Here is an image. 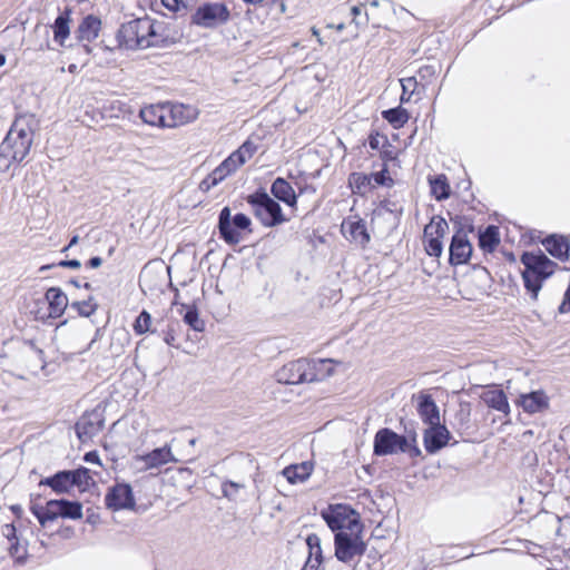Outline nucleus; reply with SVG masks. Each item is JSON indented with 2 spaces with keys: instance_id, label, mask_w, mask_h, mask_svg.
<instances>
[{
  "instance_id": "nucleus-1",
  "label": "nucleus",
  "mask_w": 570,
  "mask_h": 570,
  "mask_svg": "<svg viewBox=\"0 0 570 570\" xmlns=\"http://www.w3.org/2000/svg\"><path fill=\"white\" fill-rule=\"evenodd\" d=\"M33 115L18 116L0 144V173H7L29 155L35 137Z\"/></svg>"
},
{
  "instance_id": "nucleus-2",
  "label": "nucleus",
  "mask_w": 570,
  "mask_h": 570,
  "mask_svg": "<svg viewBox=\"0 0 570 570\" xmlns=\"http://www.w3.org/2000/svg\"><path fill=\"white\" fill-rule=\"evenodd\" d=\"M117 41L126 49H146L166 45L167 37L163 23L148 17L122 23L117 32Z\"/></svg>"
},
{
  "instance_id": "nucleus-3",
  "label": "nucleus",
  "mask_w": 570,
  "mask_h": 570,
  "mask_svg": "<svg viewBox=\"0 0 570 570\" xmlns=\"http://www.w3.org/2000/svg\"><path fill=\"white\" fill-rule=\"evenodd\" d=\"M139 117L148 126L173 129L194 121L197 118V111L188 105L165 101L144 106Z\"/></svg>"
},
{
  "instance_id": "nucleus-4",
  "label": "nucleus",
  "mask_w": 570,
  "mask_h": 570,
  "mask_svg": "<svg viewBox=\"0 0 570 570\" xmlns=\"http://www.w3.org/2000/svg\"><path fill=\"white\" fill-rule=\"evenodd\" d=\"M520 263L524 267L521 272L524 289L531 299L537 301L544 282L557 272L558 264L541 249L523 252Z\"/></svg>"
},
{
  "instance_id": "nucleus-5",
  "label": "nucleus",
  "mask_w": 570,
  "mask_h": 570,
  "mask_svg": "<svg viewBox=\"0 0 570 570\" xmlns=\"http://www.w3.org/2000/svg\"><path fill=\"white\" fill-rule=\"evenodd\" d=\"M257 145L250 139H246L235 151L223 160L212 173H209L199 184L203 191L218 185L226 177L235 173L239 167L253 158L257 153Z\"/></svg>"
},
{
  "instance_id": "nucleus-6",
  "label": "nucleus",
  "mask_w": 570,
  "mask_h": 570,
  "mask_svg": "<svg viewBox=\"0 0 570 570\" xmlns=\"http://www.w3.org/2000/svg\"><path fill=\"white\" fill-rule=\"evenodd\" d=\"M321 517L335 533L340 531H363L360 513L348 504H330L326 509L321 511Z\"/></svg>"
},
{
  "instance_id": "nucleus-7",
  "label": "nucleus",
  "mask_w": 570,
  "mask_h": 570,
  "mask_svg": "<svg viewBox=\"0 0 570 570\" xmlns=\"http://www.w3.org/2000/svg\"><path fill=\"white\" fill-rule=\"evenodd\" d=\"M255 217L265 227H274L286 222L282 207L266 191L257 190L246 198Z\"/></svg>"
},
{
  "instance_id": "nucleus-8",
  "label": "nucleus",
  "mask_w": 570,
  "mask_h": 570,
  "mask_svg": "<svg viewBox=\"0 0 570 570\" xmlns=\"http://www.w3.org/2000/svg\"><path fill=\"white\" fill-rule=\"evenodd\" d=\"M441 67L435 63L421 66L416 73L411 77L401 79L402 89L409 91L410 95L421 97L426 92L439 91V78Z\"/></svg>"
},
{
  "instance_id": "nucleus-9",
  "label": "nucleus",
  "mask_w": 570,
  "mask_h": 570,
  "mask_svg": "<svg viewBox=\"0 0 570 570\" xmlns=\"http://www.w3.org/2000/svg\"><path fill=\"white\" fill-rule=\"evenodd\" d=\"M252 222L243 213L236 214L230 218L229 207H224L219 213L218 229L220 238L228 245H236L243 239L240 230L252 232Z\"/></svg>"
},
{
  "instance_id": "nucleus-10",
  "label": "nucleus",
  "mask_w": 570,
  "mask_h": 570,
  "mask_svg": "<svg viewBox=\"0 0 570 570\" xmlns=\"http://www.w3.org/2000/svg\"><path fill=\"white\" fill-rule=\"evenodd\" d=\"M363 531H340L334 535V553L338 561L350 563L356 557H362L366 551V544L362 540Z\"/></svg>"
},
{
  "instance_id": "nucleus-11",
  "label": "nucleus",
  "mask_w": 570,
  "mask_h": 570,
  "mask_svg": "<svg viewBox=\"0 0 570 570\" xmlns=\"http://www.w3.org/2000/svg\"><path fill=\"white\" fill-rule=\"evenodd\" d=\"M58 518L78 520L82 518V504L78 501L50 500L38 511V522L46 527Z\"/></svg>"
},
{
  "instance_id": "nucleus-12",
  "label": "nucleus",
  "mask_w": 570,
  "mask_h": 570,
  "mask_svg": "<svg viewBox=\"0 0 570 570\" xmlns=\"http://www.w3.org/2000/svg\"><path fill=\"white\" fill-rule=\"evenodd\" d=\"M498 9L493 7V0H473L460 16L461 24L473 23V32L488 27L498 17Z\"/></svg>"
},
{
  "instance_id": "nucleus-13",
  "label": "nucleus",
  "mask_w": 570,
  "mask_h": 570,
  "mask_svg": "<svg viewBox=\"0 0 570 570\" xmlns=\"http://www.w3.org/2000/svg\"><path fill=\"white\" fill-rule=\"evenodd\" d=\"M449 232V224L440 215H434L429 224L424 226L422 243L425 253L439 258L443 253V238Z\"/></svg>"
},
{
  "instance_id": "nucleus-14",
  "label": "nucleus",
  "mask_w": 570,
  "mask_h": 570,
  "mask_svg": "<svg viewBox=\"0 0 570 570\" xmlns=\"http://www.w3.org/2000/svg\"><path fill=\"white\" fill-rule=\"evenodd\" d=\"M230 12L222 2H205L199 6L191 16V23L203 28H216L226 23Z\"/></svg>"
},
{
  "instance_id": "nucleus-15",
  "label": "nucleus",
  "mask_w": 570,
  "mask_h": 570,
  "mask_svg": "<svg viewBox=\"0 0 570 570\" xmlns=\"http://www.w3.org/2000/svg\"><path fill=\"white\" fill-rule=\"evenodd\" d=\"M473 232V226L469 229L459 228L452 235L449 247V264L451 266H461L470 263L473 254V246L469 239L468 233Z\"/></svg>"
},
{
  "instance_id": "nucleus-16",
  "label": "nucleus",
  "mask_w": 570,
  "mask_h": 570,
  "mask_svg": "<svg viewBox=\"0 0 570 570\" xmlns=\"http://www.w3.org/2000/svg\"><path fill=\"white\" fill-rule=\"evenodd\" d=\"M105 426V410L97 405L90 411H86L76 423V433L81 442L91 440L99 434Z\"/></svg>"
},
{
  "instance_id": "nucleus-17",
  "label": "nucleus",
  "mask_w": 570,
  "mask_h": 570,
  "mask_svg": "<svg viewBox=\"0 0 570 570\" xmlns=\"http://www.w3.org/2000/svg\"><path fill=\"white\" fill-rule=\"evenodd\" d=\"M104 502L106 508L114 512L134 509L136 505L132 488L125 482H116L108 488Z\"/></svg>"
},
{
  "instance_id": "nucleus-18",
  "label": "nucleus",
  "mask_w": 570,
  "mask_h": 570,
  "mask_svg": "<svg viewBox=\"0 0 570 570\" xmlns=\"http://www.w3.org/2000/svg\"><path fill=\"white\" fill-rule=\"evenodd\" d=\"M407 440L391 429L383 428L375 433L373 452L375 455H389L399 451L405 452Z\"/></svg>"
},
{
  "instance_id": "nucleus-19",
  "label": "nucleus",
  "mask_w": 570,
  "mask_h": 570,
  "mask_svg": "<svg viewBox=\"0 0 570 570\" xmlns=\"http://www.w3.org/2000/svg\"><path fill=\"white\" fill-rule=\"evenodd\" d=\"M341 233L350 243L366 248L371 242V234L366 222L358 215L345 217L341 224Z\"/></svg>"
},
{
  "instance_id": "nucleus-20",
  "label": "nucleus",
  "mask_w": 570,
  "mask_h": 570,
  "mask_svg": "<svg viewBox=\"0 0 570 570\" xmlns=\"http://www.w3.org/2000/svg\"><path fill=\"white\" fill-rule=\"evenodd\" d=\"M367 140L370 148L379 151L383 164L389 165L391 161H399L401 150L389 140L386 135L372 131Z\"/></svg>"
},
{
  "instance_id": "nucleus-21",
  "label": "nucleus",
  "mask_w": 570,
  "mask_h": 570,
  "mask_svg": "<svg viewBox=\"0 0 570 570\" xmlns=\"http://www.w3.org/2000/svg\"><path fill=\"white\" fill-rule=\"evenodd\" d=\"M47 313L38 315V318L46 321L47 318H59L65 313L68 306V298L66 294L57 287H51L46 293ZM41 308H38L40 314Z\"/></svg>"
},
{
  "instance_id": "nucleus-22",
  "label": "nucleus",
  "mask_w": 570,
  "mask_h": 570,
  "mask_svg": "<svg viewBox=\"0 0 570 570\" xmlns=\"http://www.w3.org/2000/svg\"><path fill=\"white\" fill-rule=\"evenodd\" d=\"M305 383L322 382L335 373V361L332 358H306Z\"/></svg>"
},
{
  "instance_id": "nucleus-23",
  "label": "nucleus",
  "mask_w": 570,
  "mask_h": 570,
  "mask_svg": "<svg viewBox=\"0 0 570 570\" xmlns=\"http://www.w3.org/2000/svg\"><path fill=\"white\" fill-rule=\"evenodd\" d=\"M451 434L445 425L436 423L429 425L423 433L424 449L429 454H434L448 445Z\"/></svg>"
},
{
  "instance_id": "nucleus-24",
  "label": "nucleus",
  "mask_w": 570,
  "mask_h": 570,
  "mask_svg": "<svg viewBox=\"0 0 570 570\" xmlns=\"http://www.w3.org/2000/svg\"><path fill=\"white\" fill-rule=\"evenodd\" d=\"M305 364L306 358L304 357L284 364L276 372V380L282 384L305 383Z\"/></svg>"
},
{
  "instance_id": "nucleus-25",
  "label": "nucleus",
  "mask_w": 570,
  "mask_h": 570,
  "mask_svg": "<svg viewBox=\"0 0 570 570\" xmlns=\"http://www.w3.org/2000/svg\"><path fill=\"white\" fill-rule=\"evenodd\" d=\"M416 411L423 423L433 425L440 423V412L432 395L421 392L417 395Z\"/></svg>"
},
{
  "instance_id": "nucleus-26",
  "label": "nucleus",
  "mask_w": 570,
  "mask_h": 570,
  "mask_svg": "<svg viewBox=\"0 0 570 570\" xmlns=\"http://www.w3.org/2000/svg\"><path fill=\"white\" fill-rule=\"evenodd\" d=\"M517 404L528 414H534L548 410L549 397L543 391H533L521 394Z\"/></svg>"
},
{
  "instance_id": "nucleus-27",
  "label": "nucleus",
  "mask_w": 570,
  "mask_h": 570,
  "mask_svg": "<svg viewBox=\"0 0 570 570\" xmlns=\"http://www.w3.org/2000/svg\"><path fill=\"white\" fill-rule=\"evenodd\" d=\"M546 250L560 262H567L570 254V240L563 235H549L542 240Z\"/></svg>"
},
{
  "instance_id": "nucleus-28",
  "label": "nucleus",
  "mask_w": 570,
  "mask_h": 570,
  "mask_svg": "<svg viewBox=\"0 0 570 570\" xmlns=\"http://www.w3.org/2000/svg\"><path fill=\"white\" fill-rule=\"evenodd\" d=\"M139 460L145 463L147 469H155L170 462H176L169 444L154 449L153 451L141 455Z\"/></svg>"
},
{
  "instance_id": "nucleus-29",
  "label": "nucleus",
  "mask_w": 570,
  "mask_h": 570,
  "mask_svg": "<svg viewBox=\"0 0 570 570\" xmlns=\"http://www.w3.org/2000/svg\"><path fill=\"white\" fill-rule=\"evenodd\" d=\"M271 193L275 198L283 202L287 206L295 208L297 205V195L292 185L284 178H276L272 186Z\"/></svg>"
},
{
  "instance_id": "nucleus-30",
  "label": "nucleus",
  "mask_w": 570,
  "mask_h": 570,
  "mask_svg": "<svg viewBox=\"0 0 570 570\" xmlns=\"http://www.w3.org/2000/svg\"><path fill=\"white\" fill-rule=\"evenodd\" d=\"M173 306H180L185 308L186 313L183 315L184 322L194 331L203 332L205 330V322L199 317V312L196 304H185L179 302V292L175 289V297L171 303Z\"/></svg>"
},
{
  "instance_id": "nucleus-31",
  "label": "nucleus",
  "mask_w": 570,
  "mask_h": 570,
  "mask_svg": "<svg viewBox=\"0 0 570 570\" xmlns=\"http://www.w3.org/2000/svg\"><path fill=\"white\" fill-rule=\"evenodd\" d=\"M481 400L490 409L501 412L504 415L510 414V405H509L508 397L503 390L497 389V387H491L482 393Z\"/></svg>"
},
{
  "instance_id": "nucleus-32",
  "label": "nucleus",
  "mask_w": 570,
  "mask_h": 570,
  "mask_svg": "<svg viewBox=\"0 0 570 570\" xmlns=\"http://www.w3.org/2000/svg\"><path fill=\"white\" fill-rule=\"evenodd\" d=\"M306 544L308 547V558L303 570H318L323 563L320 537L316 533L308 534L306 538Z\"/></svg>"
},
{
  "instance_id": "nucleus-33",
  "label": "nucleus",
  "mask_w": 570,
  "mask_h": 570,
  "mask_svg": "<svg viewBox=\"0 0 570 570\" xmlns=\"http://www.w3.org/2000/svg\"><path fill=\"white\" fill-rule=\"evenodd\" d=\"M347 186L353 195L364 197L367 193L375 189L370 174L362 171H352L347 177Z\"/></svg>"
},
{
  "instance_id": "nucleus-34",
  "label": "nucleus",
  "mask_w": 570,
  "mask_h": 570,
  "mask_svg": "<svg viewBox=\"0 0 570 570\" xmlns=\"http://www.w3.org/2000/svg\"><path fill=\"white\" fill-rule=\"evenodd\" d=\"M314 466L311 462L291 464L282 471V474L291 484L305 482L313 473Z\"/></svg>"
},
{
  "instance_id": "nucleus-35",
  "label": "nucleus",
  "mask_w": 570,
  "mask_h": 570,
  "mask_svg": "<svg viewBox=\"0 0 570 570\" xmlns=\"http://www.w3.org/2000/svg\"><path fill=\"white\" fill-rule=\"evenodd\" d=\"M100 30V18L94 14H88L79 23L76 30V35L79 40L94 41L96 38H98Z\"/></svg>"
},
{
  "instance_id": "nucleus-36",
  "label": "nucleus",
  "mask_w": 570,
  "mask_h": 570,
  "mask_svg": "<svg viewBox=\"0 0 570 570\" xmlns=\"http://www.w3.org/2000/svg\"><path fill=\"white\" fill-rule=\"evenodd\" d=\"M39 484L51 488L57 494L69 493L73 489L69 470L59 471L52 476L45 478Z\"/></svg>"
},
{
  "instance_id": "nucleus-37",
  "label": "nucleus",
  "mask_w": 570,
  "mask_h": 570,
  "mask_svg": "<svg viewBox=\"0 0 570 570\" xmlns=\"http://www.w3.org/2000/svg\"><path fill=\"white\" fill-rule=\"evenodd\" d=\"M500 245L499 228L489 225L484 230L479 233V247L484 253H493Z\"/></svg>"
},
{
  "instance_id": "nucleus-38",
  "label": "nucleus",
  "mask_w": 570,
  "mask_h": 570,
  "mask_svg": "<svg viewBox=\"0 0 570 570\" xmlns=\"http://www.w3.org/2000/svg\"><path fill=\"white\" fill-rule=\"evenodd\" d=\"M71 9L66 8L55 20L52 26L53 38L59 45H63L65 40L70 35Z\"/></svg>"
},
{
  "instance_id": "nucleus-39",
  "label": "nucleus",
  "mask_w": 570,
  "mask_h": 570,
  "mask_svg": "<svg viewBox=\"0 0 570 570\" xmlns=\"http://www.w3.org/2000/svg\"><path fill=\"white\" fill-rule=\"evenodd\" d=\"M431 195L439 202L448 199L451 195V186L444 174L429 178Z\"/></svg>"
},
{
  "instance_id": "nucleus-40",
  "label": "nucleus",
  "mask_w": 570,
  "mask_h": 570,
  "mask_svg": "<svg viewBox=\"0 0 570 570\" xmlns=\"http://www.w3.org/2000/svg\"><path fill=\"white\" fill-rule=\"evenodd\" d=\"M382 117L385 119L394 129H401L410 119V114L405 108L395 107L382 111Z\"/></svg>"
},
{
  "instance_id": "nucleus-41",
  "label": "nucleus",
  "mask_w": 570,
  "mask_h": 570,
  "mask_svg": "<svg viewBox=\"0 0 570 570\" xmlns=\"http://www.w3.org/2000/svg\"><path fill=\"white\" fill-rule=\"evenodd\" d=\"M72 488L77 487L81 492L86 491L92 482L90 470L85 466H79L75 470H69Z\"/></svg>"
},
{
  "instance_id": "nucleus-42",
  "label": "nucleus",
  "mask_w": 570,
  "mask_h": 570,
  "mask_svg": "<svg viewBox=\"0 0 570 570\" xmlns=\"http://www.w3.org/2000/svg\"><path fill=\"white\" fill-rule=\"evenodd\" d=\"M151 324H153L151 315L146 309L141 311L132 324L135 334L144 335L149 332L154 333L155 331L151 330Z\"/></svg>"
},
{
  "instance_id": "nucleus-43",
  "label": "nucleus",
  "mask_w": 570,
  "mask_h": 570,
  "mask_svg": "<svg viewBox=\"0 0 570 570\" xmlns=\"http://www.w3.org/2000/svg\"><path fill=\"white\" fill-rule=\"evenodd\" d=\"M373 185L375 188L379 186L392 187L394 186V179L390 175L389 165L382 164L381 170L370 174Z\"/></svg>"
},
{
  "instance_id": "nucleus-44",
  "label": "nucleus",
  "mask_w": 570,
  "mask_h": 570,
  "mask_svg": "<svg viewBox=\"0 0 570 570\" xmlns=\"http://www.w3.org/2000/svg\"><path fill=\"white\" fill-rule=\"evenodd\" d=\"M71 306L78 312L79 315L86 317L92 315L97 309V305L92 303L91 298L87 301L73 302Z\"/></svg>"
},
{
  "instance_id": "nucleus-45",
  "label": "nucleus",
  "mask_w": 570,
  "mask_h": 570,
  "mask_svg": "<svg viewBox=\"0 0 570 570\" xmlns=\"http://www.w3.org/2000/svg\"><path fill=\"white\" fill-rule=\"evenodd\" d=\"M240 485L233 481H225L222 485L223 494L228 499L234 498L238 493Z\"/></svg>"
},
{
  "instance_id": "nucleus-46",
  "label": "nucleus",
  "mask_w": 570,
  "mask_h": 570,
  "mask_svg": "<svg viewBox=\"0 0 570 570\" xmlns=\"http://www.w3.org/2000/svg\"><path fill=\"white\" fill-rule=\"evenodd\" d=\"M70 267L72 269H78L80 268L81 264L78 259H69V261H60L58 264H53L51 265V267ZM50 268L49 265H43L39 268V271L43 272L46 269Z\"/></svg>"
},
{
  "instance_id": "nucleus-47",
  "label": "nucleus",
  "mask_w": 570,
  "mask_h": 570,
  "mask_svg": "<svg viewBox=\"0 0 570 570\" xmlns=\"http://www.w3.org/2000/svg\"><path fill=\"white\" fill-rule=\"evenodd\" d=\"M363 13V4L352 6L350 8V14L352 16V22L356 24V27L365 26L367 23V18L364 21H358V17Z\"/></svg>"
},
{
  "instance_id": "nucleus-48",
  "label": "nucleus",
  "mask_w": 570,
  "mask_h": 570,
  "mask_svg": "<svg viewBox=\"0 0 570 570\" xmlns=\"http://www.w3.org/2000/svg\"><path fill=\"white\" fill-rule=\"evenodd\" d=\"M10 554L17 562L22 563L26 559V550L18 543H12L9 548Z\"/></svg>"
},
{
  "instance_id": "nucleus-49",
  "label": "nucleus",
  "mask_w": 570,
  "mask_h": 570,
  "mask_svg": "<svg viewBox=\"0 0 570 570\" xmlns=\"http://www.w3.org/2000/svg\"><path fill=\"white\" fill-rule=\"evenodd\" d=\"M559 312L561 314L570 313V285L567 287L562 302L559 306Z\"/></svg>"
},
{
  "instance_id": "nucleus-50",
  "label": "nucleus",
  "mask_w": 570,
  "mask_h": 570,
  "mask_svg": "<svg viewBox=\"0 0 570 570\" xmlns=\"http://www.w3.org/2000/svg\"><path fill=\"white\" fill-rule=\"evenodd\" d=\"M83 461L87 463H92L97 465H102V462L100 460V456L96 450L89 451L83 455Z\"/></svg>"
},
{
  "instance_id": "nucleus-51",
  "label": "nucleus",
  "mask_w": 570,
  "mask_h": 570,
  "mask_svg": "<svg viewBox=\"0 0 570 570\" xmlns=\"http://www.w3.org/2000/svg\"><path fill=\"white\" fill-rule=\"evenodd\" d=\"M161 3L171 12H177L183 4L181 0H161Z\"/></svg>"
},
{
  "instance_id": "nucleus-52",
  "label": "nucleus",
  "mask_w": 570,
  "mask_h": 570,
  "mask_svg": "<svg viewBox=\"0 0 570 570\" xmlns=\"http://www.w3.org/2000/svg\"><path fill=\"white\" fill-rule=\"evenodd\" d=\"M2 533L9 540L16 539V528L13 527V524H4L2 528Z\"/></svg>"
},
{
  "instance_id": "nucleus-53",
  "label": "nucleus",
  "mask_w": 570,
  "mask_h": 570,
  "mask_svg": "<svg viewBox=\"0 0 570 570\" xmlns=\"http://www.w3.org/2000/svg\"><path fill=\"white\" fill-rule=\"evenodd\" d=\"M102 264V259L98 256H95V257H91L88 262H87V266L90 267V268H97L99 267L100 265Z\"/></svg>"
},
{
  "instance_id": "nucleus-54",
  "label": "nucleus",
  "mask_w": 570,
  "mask_h": 570,
  "mask_svg": "<svg viewBox=\"0 0 570 570\" xmlns=\"http://www.w3.org/2000/svg\"><path fill=\"white\" fill-rule=\"evenodd\" d=\"M327 28L335 29L336 31H342L345 28L343 22L340 23H328Z\"/></svg>"
},
{
  "instance_id": "nucleus-55",
  "label": "nucleus",
  "mask_w": 570,
  "mask_h": 570,
  "mask_svg": "<svg viewBox=\"0 0 570 570\" xmlns=\"http://www.w3.org/2000/svg\"><path fill=\"white\" fill-rule=\"evenodd\" d=\"M412 96H413V95H410V92H409V91H405V90L403 89V92H402V95H401V102H407V101H410V99H411V97H412Z\"/></svg>"
},
{
  "instance_id": "nucleus-56",
  "label": "nucleus",
  "mask_w": 570,
  "mask_h": 570,
  "mask_svg": "<svg viewBox=\"0 0 570 570\" xmlns=\"http://www.w3.org/2000/svg\"><path fill=\"white\" fill-rule=\"evenodd\" d=\"M311 31H312V35H313L314 37H316V39L318 40V42H321V33H320V30H318L316 27H312Z\"/></svg>"
},
{
  "instance_id": "nucleus-57",
  "label": "nucleus",
  "mask_w": 570,
  "mask_h": 570,
  "mask_svg": "<svg viewBox=\"0 0 570 570\" xmlns=\"http://www.w3.org/2000/svg\"><path fill=\"white\" fill-rule=\"evenodd\" d=\"M245 3H248V4H254V6H257V4H261L263 3L265 0H243Z\"/></svg>"
},
{
  "instance_id": "nucleus-58",
  "label": "nucleus",
  "mask_w": 570,
  "mask_h": 570,
  "mask_svg": "<svg viewBox=\"0 0 570 570\" xmlns=\"http://www.w3.org/2000/svg\"><path fill=\"white\" fill-rule=\"evenodd\" d=\"M29 510L36 517L37 507H36V502H33L32 500L30 501Z\"/></svg>"
},
{
  "instance_id": "nucleus-59",
  "label": "nucleus",
  "mask_w": 570,
  "mask_h": 570,
  "mask_svg": "<svg viewBox=\"0 0 570 570\" xmlns=\"http://www.w3.org/2000/svg\"><path fill=\"white\" fill-rule=\"evenodd\" d=\"M12 511L18 514L19 512H21V507L20 505H12L11 507Z\"/></svg>"
},
{
  "instance_id": "nucleus-60",
  "label": "nucleus",
  "mask_w": 570,
  "mask_h": 570,
  "mask_svg": "<svg viewBox=\"0 0 570 570\" xmlns=\"http://www.w3.org/2000/svg\"><path fill=\"white\" fill-rule=\"evenodd\" d=\"M6 63V56L3 53H0V67H2Z\"/></svg>"
},
{
  "instance_id": "nucleus-61",
  "label": "nucleus",
  "mask_w": 570,
  "mask_h": 570,
  "mask_svg": "<svg viewBox=\"0 0 570 570\" xmlns=\"http://www.w3.org/2000/svg\"><path fill=\"white\" fill-rule=\"evenodd\" d=\"M76 243H77V236H75V237L70 240L69 246H73Z\"/></svg>"
},
{
  "instance_id": "nucleus-62",
  "label": "nucleus",
  "mask_w": 570,
  "mask_h": 570,
  "mask_svg": "<svg viewBox=\"0 0 570 570\" xmlns=\"http://www.w3.org/2000/svg\"><path fill=\"white\" fill-rule=\"evenodd\" d=\"M371 6L376 7V6H379V2L376 0H374L371 2Z\"/></svg>"
}]
</instances>
